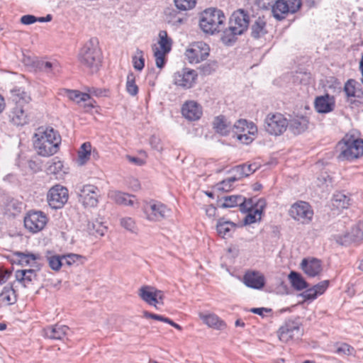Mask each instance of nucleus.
<instances>
[{
    "label": "nucleus",
    "instance_id": "14",
    "mask_svg": "<svg viewBox=\"0 0 363 363\" xmlns=\"http://www.w3.org/2000/svg\"><path fill=\"white\" fill-rule=\"evenodd\" d=\"M48 222V218L41 211L30 212L24 218V225L29 231L37 233L42 230Z\"/></svg>",
    "mask_w": 363,
    "mask_h": 363
},
{
    "label": "nucleus",
    "instance_id": "62",
    "mask_svg": "<svg viewBox=\"0 0 363 363\" xmlns=\"http://www.w3.org/2000/svg\"><path fill=\"white\" fill-rule=\"evenodd\" d=\"M289 12L294 13L296 12L301 6V0H289Z\"/></svg>",
    "mask_w": 363,
    "mask_h": 363
},
{
    "label": "nucleus",
    "instance_id": "47",
    "mask_svg": "<svg viewBox=\"0 0 363 363\" xmlns=\"http://www.w3.org/2000/svg\"><path fill=\"white\" fill-rule=\"evenodd\" d=\"M49 267L55 271H59L62 265V257L60 255H50L46 256Z\"/></svg>",
    "mask_w": 363,
    "mask_h": 363
},
{
    "label": "nucleus",
    "instance_id": "35",
    "mask_svg": "<svg viewBox=\"0 0 363 363\" xmlns=\"http://www.w3.org/2000/svg\"><path fill=\"white\" fill-rule=\"evenodd\" d=\"M16 295L14 289L11 286H6L0 294V306L11 305L16 301Z\"/></svg>",
    "mask_w": 363,
    "mask_h": 363
},
{
    "label": "nucleus",
    "instance_id": "24",
    "mask_svg": "<svg viewBox=\"0 0 363 363\" xmlns=\"http://www.w3.org/2000/svg\"><path fill=\"white\" fill-rule=\"evenodd\" d=\"M182 115L189 121H196L202 115L201 106L195 101L186 102L182 109Z\"/></svg>",
    "mask_w": 363,
    "mask_h": 363
},
{
    "label": "nucleus",
    "instance_id": "19",
    "mask_svg": "<svg viewBox=\"0 0 363 363\" xmlns=\"http://www.w3.org/2000/svg\"><path fill=\"white\" fill-rule=\"evenodd\" d=\"M247 28V24H238V26H230L223 30L221 40L226 45H230L236 39L238 35H241Z\"/></svg>",
    "mask_w": 363,
    "mask_h": 363
},
{
    "label": "nucleus",
    "instance_id": "54",
    "mask_svg": "<svg viewBox=\"0 0 363 363\" xmlns=\"http://www.w3.org/2000/svg\"><path fill=\"white\" fill-rule=\"evenodd\" d=\"M354 351V348L346 343L335 345V352L339 355H352Z\"/></svg>",
    "mask_w": 363,
    "mask_h": 363
},
{
    "label": "nucleus",
    "instance_id": "4",
    "mask_svg": "<svg viewBox=\"0 0 363 363\" xmlns=\"http://www.w3.org/2000/svg\"><path fill=\"white\" fill-rule=\"evenodd\" d=\"M337 150L339 152L337 158L340 160L357 159L363 155V140L346 135L338 143Z\"/></svg>",
    "mask_w": 363,
    "mask_h": 363
},
{
    "label": "nucleus",
    "instance_id": "27",
    "mask_svg": "<svg viewBox=\"0 0 363 363\" xmlns=\"http://www.w3.org/2000/svg\"><path fill=\"white\" fill-rule=\"evenodd\" d=\"M67 96L70 100L75 101L77 104L84 102V107L89 109L94 107V101L91 100L90 95L86 93H82L77 90L67 91Z\"/></svg>",
    "mask_w": 363,
    "mask_h": 363
},
{
    "label": "nucleus",
    "instance_id": "22",
    "mask_svg": "<svg viewBox=\"0 0 363 363\" xmlns=\"http://www.w3.org/2000/svg\"><path fill=\"white\" fill-rule=\"evenodd\" d=\"M243 282L250 288L261 289L264 286V277L258 272H247L244 275Z\"/></svg>",
    "mask_w": 363,
    "mask_h": 363
},
{
    "label": "nucleus",
    "instance_id": "61",
    "mask_svg": "<svg viewBox=\"0 0 363 363\" xmlns=\"http://www.w3.org/2000/svg\"><path fill=\"white\" fill-rule=\"evenodd\" d=\"M63 260H65V263L71 266L74 262H75L79 258L81 257L80 255L73 253H69L67 255H65L62 256Z\"/></svg>",
    "mask_w": 363,
    "mask_h": 363
},
{
    "label": "nucleus",
    "instance_id": "8",
    "mask_svg": "<svg viewBox=\"0 0 363 363\" xmlns=\"http://www.w3.org/2000/svg\"><path fill=\"white\" fill-rule=\"evenodd\" d=\"M209 46L202 42H196L191 43L186 49L185 55L188 61L193 63H199L207 58L209 55Z\"/></svg>",
    "mask_w": 363,
    "mask_h": 363
},
{
    "label": "nucleus",
    "instance_id": "25",
    "mask_svg": "<svg viewBox=\"0 0 363 363\" xmlns=\"http://www.w3.org/2000/svg\"><path fill=\"white\" fill-rule=\"evenodd\" d=\"M265 206V201L264 199H259L256 201L254 208L250 211H245V212H247V214L244 219L245 224L250 225L260 220L262 211Z\"/></svg>",
    "mask_w": 363,
    "mask_h": 363
},
{
    "label": "nucleus",
    "instance_id": "51",
    "mask_svg": "<svg viewBox=\"0 0 363 363\" xmlns=\"http://www.w3.org/2000/svg\"><path fill=\"white\" fill-rule=\"evenodd\" d=\"M126 90L132 96H135L138 92V87L135 82L133 74H129L127 77Z\"/></svg>",
    "mask_w": 363,
    "mask_h": 363
},
{
    "label": "nucleus",
    "instance_id": "56",
    "mask_svg": "<svg viewBox=\"0 0 363 363\" xmlns=\"http://www.w3.org/2000/svg\"><path fill=\"white\" fill-rule=\"evenodd\" d=\"M243 201L239 203L240 211L245 212V211H250L255 208L256 202L254 201L253 199H246L243 197Z\"/></svg>",
    "mask_w": 363,
    "mask_h": 363
},
{
    "label": "nucleus",
    "instance_id": "40",
    "mask_svg": "<svg viewBox=\"0 0 363 363\" xmlns=\"http://www.w3.org/2000/svg\"><path fill=\"white\" fill-rule=\"evenodd\" d=\"M243 197L242 196H224L218 201V203L221 208H233L242 202Z\"/></svg>",
    "mask_w": 363,
    "mask_h": 363
},
{
    "label": "nucleus",
    "instance_id": "7",
    "mask_svg": "<svg viewBox=\"0 0 363 363\" xmlns=\"http://www.w3.org/2000/svg\"><path fill=\"white\" fill-rule=\"evenodd\" d=\"M289 123L281 113L268 114L264 120V127L270 135H279L287 128Z\"/></svg>",
    "mask_w": 363,
    "mask_h": 363
},
{
    "label": "nucleus",
    "instance_id": "21",
    "mask_svg": "<svg viewBox=\"0 0 363 363\" xmlns=\"http://www.w3.org/2000/svg\"><path fill=\"white\" fill-rule=\"evenodd\" d=\"M363 240V221L359 222L352 229L351 232L345 234L344 238L337 240L341 245H347L351 242H359Z\"/></svg>",
    "mask_w": 363,
    "mask_h": 363
},
{
    "label": "nucleus",
    "instance_id": "3",
    "mask_svg": "<svg viewBox=\"0 0 363 363\" xmlns=\"http://www.w3.org/2000/svg\"><path fill=\"white\" fill-rule=\"evenodd\" d=\"M10 99L15 104L9 117L16 125H23L28 123L29 118L23 108V105L28 104L31 98L30 95L20 88L11 90Z\"/></svg>",
    "mask_w": 363,
    "mask_h": 363
},
{
    "label": "nucleus",
    "instance_id": "44",
    "mask_svg": "<svg viewBox=\"0 0 363 363\" xmlns=\"http://www.w3.org/2000/svg\"><path fill=\"white\" fill-rule=\"evenodd\" d=\"M143 316L145 318H152V319H154V320L162 321L164 323L169 324L170 325L173 326L174 328H175L176 329H177L179 330H182V327L179 325L175 323L171 319H169L168 318H166V317H164L162 315L155 314V313H150L148 311H144L143 312Z\"/></svg>",
    "mask_w": 363,
    "mask_h": 363
},
{
    "label": "nucleus",
    "instance_id": "42",
    "mask_svg": "<svg viewBox=\"0 0 363 363\" xmlns=\"http://www.w3.org/2000/svg\"><path fill=\"white\" fill-rule=\"evenodd\" d=\"M250 21L247 12L241 9L235 11L229 18V23H250Z\"/></svg>",
    "mask_w": 363,
    "mask_h": 363
},
{
    "label": "nucleus",
    "instance_id": "30",
    "mask_svg": "<svg viewBox=\"0 0 363 363\" xmlns=\"http://www.w3.org/2000/svg\"><path fill=\"white\" fill-rule=\"evenodd\" d=\"M199 317L210 328L220 330L225 328V323L216 314L209 313L205 315L200 313Z\"/></svg>",
    "mask_w": 363,
    "mask_h": 363
},
{
    "label": "nucleus",
    "instance_id": "16",
    "mask_svg": "<svg viewBox=\"0 0 363 363\" xmlns=\"http://www.w3.org/2000/svg\"><path fill=\"white\" fill-rule=\"evenodd\" d=\"M37 270L21 269L15 273L16 284L28 290L34 289V282L37 280Z\"/></svg>",
    "mask_w": 363,
    "mask_h": 363
},
{
    "label": "nucleus",
    "instance_id": "6",
    "mask_svg": "<svg viewBox=\"0 0 363 363\" xmlns=\"http://www.w3.org/2000/svg\"><path fill=\"white\" fill-rule=\"evenodd\" d=\"M232 131L237 140L243 144L248 145L254 140L257 128L252 122L248 123L245 119H240L233 125Z\"/></svg>",
    "mask_w": 363,
    "mask_h": 363
},
{
    "label": "nucleus",
    "instance_id": "50",
    "mask_svg": "<svg viewBox=\"0 0 363 363\" xmlns=\"http://www.w3.org/2000/svg\"><path fill=\"white\" fill-rule=\"evenodd\" d=\"M133 67L137 70H142L145 65V60L143 58V52L142 50L137 49L135 55L133 57Z\"/></svg>",
    "mask_w": 363,
    "mask_h": 363
},
{
    "label": "nucleus",
    "instance_id": "64",
    "mask_svg": "<svg viewBox=\"0 0 363 363\" xmlns=\"http://www.w3.org/2000/svg\"><path fill=\"white\" fill-rule=\"evenodd\" d=\"M125 157L130 162L133 163L137 166H142L145 164V162L139 157H133L128 155H126Z\"/></svg>",
    "mask_w": 363,
    "mask_h": 363
},
{
    "label": "nucleus",
    "instance_id": "53",
    "mask_svg": "<svg viewBox=\"0 0 363 363\" xmlns=\"http://www.w3.org/2000/svg\"><path fill=\"white\" fill-rule=\"evenodd\" d=\"M174 4L177 9L186 11L195 7L196 0H174Z\"/></svg>",
    "mask_w": 363,
    "mask_h": 363
},
{
    "label": "nucleus",
    "instance_id": "46",
    "mask_svg": "<svg viewBox=\"0 0 363 363\" xmlns=\"http://www.w3.org/2000/svg\"><path fill=\"white\" fill-rule=\"evenodd\" d=\"M59 64L56 60L45 61L39 60L36 62V67L40 70L45 72H50L52 69H55L58 67Z\"/></svg>",
    "mask_w": 363,
    "mask_h": 363
},
{
    "label": "nucleus",
    "instance_id": "49",
    "mask_svg": "<svg viewBox=\"0 0 363 363\" xmlns=\"http://www.w3.org/2000/svg\"><path fill=\"white\" fill-rule=\"evenodd\" d=\"M238 180L237 177L234 176L227 179H225L216 185V188L218 191H228L231 189L232 184Z\"/></svg>",
    "mask_w": 363,
    "mask_h": 363
},
{
    "label": "nucleus",
    "instance_id": "12",
    "mask_svg": "<svg viewBox=\"0 0 363 363\" xmlns=\"http://www.w3.org/2000/svg\"><path fill=\"white\" fill-rule=\"evenodd\" d=\"M289 215L302 223H307L312 219L313 211L308 203L305 201L296 202L289 209Z\"/></svg>",
    "mask_w": 363,
    "mask_h": 363
},
{
    "label": "nucleus",
    "instance_id": "13",
    "mask_svg": "<svg viewBox=\"0 0 363 363\" xmlns=\"http://www.w3.org/2000/svg\"><path fill=\"white\" fill-rule=\"evenodd\" d=\"M67 200L68 190L62 186L55 185L48 191V202L52 208H61Z\"/></svg>",
    "mask_w": 363,
    "mask_h": 363
},
{
    "label": "nucleus",
    "instance_id": "17",
    "mask_svg": "<svg viewBox=\"0 0 363 363\" xmlns=\"http://www.w3.org/2000/svg\"><path fill=\"white\" fill-rule=\"evenodd\" d=\"M224 13L218 8L209 7L199 14V23H224Z\"/></svg>",
    "mask_w": 363,
    "mask_h": 363
},
{
    "label": "nucleus",
    "instance_id": "26",
    "mask_svg": "<svg viewBox=\"0 0 363 363\" xmlns=\"http://www.w3.org/2000/svg\"><path fill=\"white\" fill-rule=\"evenodd\" d=\"M328 285L329 281L328 280L322 281L313 286L312 288L306 289L301 294V296L304 299L313 300L318 296L323 294L328 287Z\"/></svg>",
    "mask_w": 363,
    "mask_h": 363
},
{
    "label": "nucleus",
    "instance_id": "15",
    "mask_svg": "<svg viewBox=\"0 0 363 363\" xmlns=\"http://www.w3.org/2000/svg\"><path fill=\"white\" fill-rule=\"evenodd\" d=\"M197 74L196 71L183 69L174 74V83L184 89L191 88L195 82Z\"/></svg>",
    "mask_w": 363,
    "mask_h": 363
},
{
    "label": "nucleus",
    "instance_id": "28",
    "mask_svg": "<svg viewBox=\"0 0 363 363\" xmlns=\"http://www.w3.org/2000/svg\"><path fill=\"white\" fill-rule=\"evenodd\" d=\"M271 6L272 15L277 21L283 20L290 13L289 5L284 0H278Z\"/></svg>",
    "mask_w": 363,
    "mask_h": 363
},
{
    "label": "nucleus",
    "instance_id": "60",
    "mask_svg": "<svg viewBox=\"0 0 363 363\" xmlns=\"http://www.w3.org/2000/svg\"><path fill=\"white\" fill-rule=\"evenodd\" d=\"M264 24H253L252 26V35L254 38H257L265 33L264 28Z\"/></svg>",
    "mask_w": 363,
    "mask_h": 363
},
{
    "label": "nucleus",
    "instance_id": "57",
    "mask_svg": "<svg viewBox=\"0 0 363 363\" xmlns=\"http://www.w3.org/2000/svg\"><path fill=\"white\" fill-rule=\"evenodd\" d=\"M355 81L348 80L345 84L344 91L348 97L355 96Z\"/></svg>",
    "mask_w": 363,
    "mask_h": 363
},
{
    "label": "nucleus",
    "instance_id": "10",
    "mask_svg": "<svg viewBox=\"0 0 363 363\" xmlns=\"http://www.w3.org/2000/svg\"><path fill=\"white\" fill-rule=\"evenodd\" d=\"M78 196L79 201L84 207H94L97 205L99 201V189L96 186L86 184L79 189Z\"/></svg>",
    "mask_w": 363,
    "mask_h": 363
},
{
    "label": "nucleus",
    "instance_id": "5",
    "mask_svg": "<svg viewBox=\"0 0 363 363\" xmlns=\"http://www.w3.org/2000/svg\"><path fill=\"white\" fill-rule=\"evenodd\" d=\"M158 38V46L154 45L152 46V51L155 58L156 66L162 69L166 63V55L172 50V40L168 36L165 30H160Z\"/></svg>",
    "mask_w": 363,
    "mask_h": 363
},
{
    "label": "nucleus",
    "instance_id": "55",
    "mask_svg": "<svg viewBox=\"0 0 363 363\" xmlns=\"http://www.w3.org/2000/svg\"><path fill=\"white\" fill-rule=\"evenodd\" d=\"M62 163L60 160L54 159L48 167L47 172L48 174H55L62 169Z\"/></svg>",
    "mask_w": 363,
    "mask_h": 363
},
{
    "label": "nucleus",
    "instance_id": "48",
    "mask_svg": "<svg viewBox=\"0 0 363 363\" xmlns=\"http://www.w3.org/2000/svg\"><path fill=\"white\" fill-rule=\"evenodd\" d=\"M222 24H199L203 33L206 35H213L220 32V26Z\"/></svg>",
    "mask_w": 363,
    "mask_h": 363
},
{
    "label": "nucleus",
    "instance_id": "9",
    "mask_svg": "<svg viewBox=\"0 0 363 363\" xmlns=\"http://www.w3.org/2000/svg\"><path fill=\"white\" fill-rule=\"evenodd\" d=\"M144 212L148 220L159 222L169 216L170 209L160 202L151 201L146 204Z\"/></svg>",
    "mask_w": 363,
    "mask_h": 363
},
{
    "label": "nucleus",
    "instance_id": "37",
    "mask_svg": "<svg viewBox=\"0 0 363 363\" xmlns=\"http://www.w3.org/2000/svg\"><path fill=\"white\" fill-rule=\"evenodd\" d=\"M91 152V143L89 142L83 143L78 151V164L81 166L85 164L90 159Z\"/></svg>",
    "mask_w": 363,
    "mask_h": 363
},
{
    "label": "nucleus",
    "instance_id": "31",
    "mask_svg": "<svg viewBox=\"0 0 363 363\" xmlns=\"http://www.w3.org/2000/svg\"><path fill=\"white\" fill-rule=\"evenodd\" d=\"M213 125L216 132L222 135H228L233 128L230 123L223 116L216 117Z\"/></svg>",
    "mask_w": 363,
    "mask_h": 363
},
{
    "label": "nucleus",
    "instance_id": "23",
    "mask_svg": "<svg viewBox=\"0 0 363 363\" xmlns=\"http://www.w3.org/2000/svg\"><path fill=\"white\" fill-rule=\"evenodd\" d=\"M16 255L18 257V262L22 266H29L32 267L31 269H35L37 271L40 269L38 261L41 257L38 254L17 252Z\"/></svg>",
    "mask_w": 363,
    "mask_h": 363
},
{
    "label": "nucleus",
    "instance_id": "20",
    "mask_svg": "<svg viewBox=\"0 0 363 363\" xmlns=\"http://www.w3.org/2000/svg\"><path fill=\"white\" fill-rule=\"evenodd\" d=\"M301 269L311 277L318 276L322 272L320 261L315 258H305L301 263Z\"/></svg>",
    "mask_w": 363,
    "mask_h": 363
},
{
    "label": "nucleus",
    "instance_id": "52",
    "mask_svg": "<svg viewBox=\"0 0 363 363\" xmlns=\"http://www.w3.org/2000/svg\"><path fill=\"white\" fill-rule=\"evenodd\" d=\"M120 223L121 226L127 230L133 233H137L138 228L133 218L130 217L123 218L121 219Z\"/></svg>",
    "mask_w": 363,
    "mask_h": 363
},
{
    "label": "nucleus",
    "instance_id": "45",
    "mask_svg": "<svg viewBox=\"0 0 363 363\" xmlns=\"http://www.w3.org/2000/svg\"><path fill=\"white\" fill-rule=\"evenodd\" d=\"M52 20V15L47 14L45 16L36 17L33 15H25L23 16L20 19V23H44L51 21Z\"/></svg>",
    "mask_w": 363,
    "mask_h": 363
},
{
    "label": "nucleus",
    "instance_id": "2",
    "mask_svg": "<svg viewBox=\"0 0 363 363\" xmlns=\"http://www.w3.org/2000/svg\"><path fill=\"white\" fill-rule=\"evenodd\" d=\"M78 60L91 73H96L99 70L102 52L97 38H92L84 45L79 50Z\"/></svg>",
    "mask_w": 363,
    "mask_h": 363
},
{
    "label": "nucleus",
    "instance_id": "41",
    "mask_svg": "<svg viewBox=\"0 0 363 363\" xmlns=\"http://www.w3.org/2000/svg\"><path fill=\"white\" fill-rule=\"evenodd\" d=\"M109 196L118 204L133 206L134 203L133 201L130 199V195L121 191H111Z\"/></svg>",
    "mask_w": 363,
    "mask_h": 363
},
{
    "label": "nucleus",
    "instance_id": "43",
    "mask_svg": "<svg viewBox=\"0 0 363 363\" xmlns=\"http://www.w3.org/2000/svg\"><path fill=\"white\" fill-rule=\"evenodd\" d=\"M143 316L145 318H152V319H154V320L162 321L164 323L169 324L170 325L173 326L174 328H175L176 329H177L179 330H182V327L179 325L175 323L171 319H169L168 318H166V317H164L162 315L155 314V313H150L148 311H144L143 312Z\"/></svg>",
    "mask_w": 363,
    "mask_h": 363
},
{
    "label": "nucleus",
    "instance_id": "29",
    "mask_svg": "<svg viewBox=\"0 0 363 363\" xmlns=\"http://www.w3.org/2000/svg\"><path fill=\"white\" fill-rule=\"evenodd\" d=\"M69 328L66 325L56 324L44 330L46 337L52 340H61L65 336Z\"/></svg>",
    "mask_w": 363,
    "mask_h": 363
},
{
    "label": "nucleus",
    "instance_id": "36",
    "mask_svg": "<svg viewBox=\"0 0 363 363\" xmlns=\"http://www.w3.org/2000/svg\"><path fill=\"white\" fill-rule=\"evenodd\" d=\"M288 277L291 286L297 291L303 290L308 286V283L302 276L296 272H291Z\"/></svg>",
    "mask_w": 363,
    "mask_h": 363
},
{
    "label": "nucleus",
    "instance_id": "59",
    "mask_svg": "<svg viewBox=\"0 0 363 363\" xmlns=\"http://www.w3.org/2000/svg\"><path fill=\"white\" fill-rule=\"evenodd\" d=\"M150 143L154 150L160 153L163 151V146L160 138L153 135L150 138Z\"/></svg>",
    "mask_w": 363,
    "mask_h": 363
},
{
    "label": "nucleus",
    "instance_id": "58",
    "mask_svg": "<svg viewBox=\"0 0 363 363\" xmlns=\"http://www.w3.org/2000/svg\"><path fill=\"white\" fill-rule=\"evenodd\" d=\"M88 230L90 234H98L100 235H104V228L100 223L88 224Z\"/></svg>",
    "mask_w": 363,
    "mask_h": 363
},
{
    "label": "nucleus",
    "instance_id": "33",
    "mask_svg": "<svg viewBox=\"0 0 363 363\" xmlns=\"http://www.w3.org/2000/svg\"><path fill=\"white\" fill-rule=\"evenodd\" d=\"M156 291L157 289H155V287L145 285L139 289L138 294L143 301L146 302L149 305L152 306L154 303V301L156 300Z\"/></svg>",
    "mask_w": 363,
    "mask_h": 363
},
{
    "label": "nucleus",
    "instance_id": "32",
    "mask_svg": "<svg viewBox=\"0 0 363 363\" xmlns=\"http://www.w3.org/2000/svg\"><path fill=\"white\" fill-rule=\"evenodd\" d=\"M235 224L231 221L225 220L224 218H219L216 224V230L219 236L223 238L230 237L231 231L235 228Z\"/></svg>",
    "mask_w": 363,
    "mask_h": 363
},
{
    "label": "nucleus",
    "instance_id": "11",
    "mask_svg": "<svg viewBox=\"0 0 363 363\" xmlns=\"http://www.w3.org/2000/svg\"><path fill=\"white\" fill-rule=\"evenodd\" d=\"M302 335L303 330L301 328V324L293 320L286 321L278 330L279 339L284 342H288L291 340L298 339L301 337Z\"/></svg>",
    "mask_w": 363,
    "mask_h": 363
},
{
    "label": "nucleus",
    "instance_id": "63",
    "mask_svg": "<svg viewBox=\"0 0 363 363\" xmlns=\"http://www.w3.org/2000/svg\"><path fill=\"white\" fill-rule=\"evenodd\" d=\"M164 293L163 291L157 289L156 294H155V301H154V303L152 306L155 307H157V304H163V299H164Z\"/></svg>",
    "mask_w": 363,
    "mask_h": 363
},
{
    "label": "nucleus",
    "instance_id": "39",
    "mask_svg": "<svg viewBox=\"0 0 363 363\" xmlns=\"http://www.w3.org/2000/svg\"><path fill=\"white\" fill-rule=\"evenodd\" d=\"M257 169V166L255 164H240L234 167L232 169V172L235 173V177L238 176V180L245 177H248L252 174Z\"/></svg>",
    "mask_w": 363,
    "mask_h": 363
},
{
    "label": "nucleus",
    "instance_id": "18",
    "mask_svg": "<svg viewBox=\"0 0 363 363\" xmlns=\"http://www.w3.org/2000/svg\"><path fill=\"white\" fill-rule=\"evenodd\" d=\"M335 97L328 94L317 96L314 101L315 110L320 113H327L333 111L335 108Z\"/></svg>",
    "mask_w": 363,
    "mask_h": 363
},
{
    "label": "nucleus",
    "instance_id": "34",
    "mask_svg": "<svg viewBox=\"0 0 363 363\" xmlns=\"http://www.w3.org/2000/svg\"><path fill=\"white\" fill-rule=\"evenodd\" d=\"M308 120L306 117H297L291 120L289 123L290 130L294 134H300L308 128Z\"/></svg>",
    "mask_w": 363,
    "mask_h": 363
},
{
    "label": "nucleus",
    "instance_id": "38",
    "mask_svg": "<svg viewBox=\"0 0 363 363\" xmlns=\"http://www.w3.org/2000/svg\"><path fill=\"white\" fill-rule=\"evenodd\" d=\"M332 204L337 208H347L350 205V198L343 192H337L333 195Z\"/></svg>",
    "mask_w": 363,
    "mask_h": 363
},
{
    "label": "nucleus",
    "instance_id": "1",
    "mask_svg": "<svg viewBox=\"0 0 363 363\" xmlns=\"http://www.w3.org/2000/svg\"><path fill=\"white\" fill-rule=\"evenodd\" d=\"M61 142L60 135L52 128H39L33 136V146L37 153L43 157L55 154Z\"/></svg>",
    "mask_w": 363,
    "mask_h": 363
}]
</instances>
